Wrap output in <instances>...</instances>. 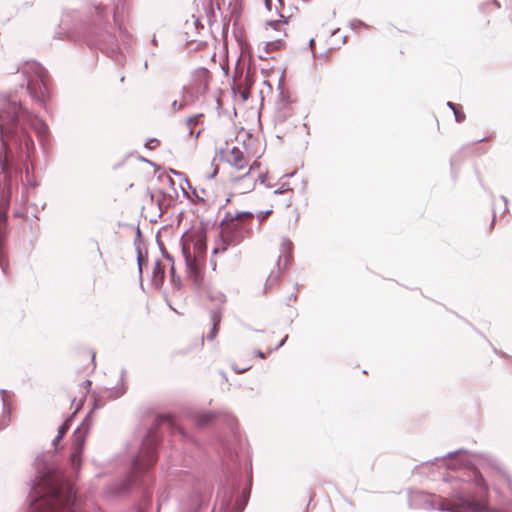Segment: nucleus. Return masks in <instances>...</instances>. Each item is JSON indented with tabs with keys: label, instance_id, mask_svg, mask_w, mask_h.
<instances>
[{
	"label": "nucleus",
	"instance_id": "nucleus-1",
	"mask_svg": "<svg viewBox=\"0 0 512 512\" xmlns=\"http://www.w3.org/2000/svg\"><path fill=\"white\" fill-rule=\"evenodd\" d=\"M26 125L39 136L48 133L46 122L31 114L15 97L0 95V182L9 193L13 181L23 172V168L14 162L15 158L26 164L35 150Z\"/></svg>",
	"mask_w": 512,
	"mask_h": 512
},
{
	"label": "nucleus",
	"instance_id": "nucleus-2",
	"mask_svg": "<svg viewBox=\"0 0 512 512\" xmlns=\"http://www.w3.org/2000/svg\"><path fill=\"white\" fill-rule=\"evenodd\" d=\"M117 9L118 5H115L113 13L114 25L110 21V13L107 6L102 4H93L87 7L84 15H80L77 11L67 12L63 15L59 24L61 31L55 32L54 38L65 39L79 36L88 45L97 47L111 56L118 49L115 26H117L123 37L129 36L117 19Z\"/></svg>",
	"mask_w": 512,
	"mask_h": 512
},
{
	"label": "nucleus",
	"instance_id": "nucleus-3",
	"mask_svg": "<svg viewBox=\"0 0 512 512\" xmlns=\"http://www.w3.org/2000/svg\"><path fill=\"white\" fill-rule=\"evenodd\" d=\"M34 466L28 512H80L76 492L63 472L49 463L44 454L36 457Z\"/></svg>",
	"mask_w": 512,
	"mask_h": 512
},
{
	"label": "nucleus",
	"instance_id": "nucleus-4",
	"mask_svg": "<svg viewBox=\"0 0 512 512\" xmlns=\"http://www.w3.org/2000/svg\"><path fill=\"white\" fill-rule=\"evenodd\" d=\"M466 453V450L460 449L449 452L442 458H435V461H441L448 470L443 476V480L451 483L449 498L439 499L437 509L440 511H447L442 508L454 504L453 494L458 489L464 490L467 497L475 500H481V497L486 500L489 498V485L481 472L466 457ZM448 512L450 511L448 510Z\"/></svg>",
	"mask_w": 512,
	"mask_h": 512
},
{
	"label": "nucleus",
	"instance_id": "nucleus-5",
	"mask_svg": "<svg viewBox=\"0 0 512 512\" xmlns=\"http://www.w3.org/2000/svg\"><path fill=\"white\" fill-rule=\"evenodd\" d=\"M160 436L156 429L150 428L142 440L138 454L132 459L131 476L137 482L157 461V446Z\"/></svg>",
	"mask_w": 512,
	"mask_h": 512
},
{
	"label": "nucleus",
	"instance_id": "nucleus-6",
	"mask_svg": "<svg viewBox=\"0 0 512 512\" xmlns=\"http://www.w3.org/2000/svg\"><path fill=\"white\" fill-rule=\"evenodd\" d=\"M254 213L250 211L237 212L235 214L227 212L221 221V238L224 246L222 251L227 249L229 245H237L245 237L246 233L250 231L249 228L243 223V219H252Z\"/></svg>",
	"mask_w": 512,
	"mask_h": 512
},
{
	"label": "nucleus",
	"instance_id": "nucleus-7",
	"mask_svg": "<svg viewBox=\"0 0 512 512\" xmlns=\"http://www.w3.org/2000/svg\"><path fill=\"white\" fill-rule=\"evenodd\" d=\"M242 481V475L235 476L231 480L230 487H222L218 492L220 498L219 512H243L251 492L252 477L249 476L248 483L242 490L239 497L234 500L235 493L239 490V482Z\"/></svg>",
	"mask_w": 512,
	"mask_h": 512
},
{
	"label": "nucleus",
	"instance_id": "nucleus-8",
	"mask_svg": "<svg viewBox=\"0 0 512 512\" xmlns=\"http://www.w3.org/2000/svg\"><path fill=\"white\" fill-rule=\"evenodd\" d=\"M100 406L95 401L92 409L83 419L82 423L77 427L73 433L72 452L70 454V464L75 472H78L82 464V453L85 446V440L92 425V413Z\"/></svg>",
	"mask_w": 512,
	"mask_h": 512
},
{
	"label": "nucleus",
	"instance_id": "nucleus-9",
	"mask_svg": "<svg viewBox=\"0 0 512 512\" xmlns=\"http://www.w3.org/2000/svg\"><path fill=\"white\" fill-rule=\"evenodd\" d=\"M29 69L34 73L33 77L27 80V90L33 100L42 104L45 101V92L47 90L45 83L46 70L39 63H27Z\"/></svg>",
	"mask_w": 512,
	"mask_h": 512
},
{
	"label": "nucleus",
	"instance_id": "nucleus-10",
	"mask_svg": "<svg viewBox=\"0 0 512 512\" xmlns=\"http://www.w3.org/2000/svg\"><path fill=\"white\" fill-rule=\"evenodd\" d=\"M259 167L260 164L254 161L247 173L234 179L235 184L239 186L238 190L240 193H247L255 188L257 180L252 176V172Z\"/></svg>",
	"mask_w": 512,
	"mask_h": 512
},
{
	"label": "nucleus",
	"instance_id": "nucleus-11",
	"mask_svg": "<svg viewBox=\"0 0 512 512\" xmlns=\"http://www.w3.org/2000/svg\"><path fill=\"white\" fill-rule=\"evenodd\" d=\"M221 415L222 412L220 411L201 410L194 412L191 419L198 428H205L212 425Z\"/></svg>",
	"mask_w": 512,
	"mask_h": 512
},
{
	"label": "nucleus",
	"instance_id": "nucleus-12",
	"mask_svg": "<svg viewBox=\"0 0 512 512\" xmlns=\"http://www.w3.org/2000/svg\"><path fill=\"white\" fill-rule=\"evenodd\" d=\"M292 249H293V243L288 238H284L281 242L280 255H279V258L277 261V266H278L279 270L282 269V267H281L282 262H283V269H285L292 261Z\"/></svg>",
	"mask_w": 512,
	"mask_h": 512
},
{
	"label": "nucleus",
	"instance_id": "nucleus-13",
	"mask_svg": "<svg viewBox=\"0 0 512 512\" xmlns=\"http://www.w3.org/2000/svg\"><path fill=\"white\" fill-rule=\"evenodd\" d=\"M479 459L481 460V463L483 465H486L487 467L491 468L492 470H495L500 475L506 471L505 466L500 461L499 458L496 456L490 454V453H480L477 455Z\"/></svg>",
	"mask_w": 512,
	"mask_h": 512
},
{
	"label": "nucleus",
	"instance_id": "nucleus-14",
	"mask_svg": "<svg viewBox=\"0 0 512 512\" xmlns=\"http://www.w3.org/2000/svg\"><path fill=\"white\" fill-rule=\"evenodd\" d=\"M228 162L238 170L243 169L247 165L244 154L238 147H233L230 150Z\"/></svg>",
	"mask_w": 512,
	"mask_h": 512
},
{
	"label": "nucleus",
	"instance_id": "nucleus-15",
	"mask_svg": "<svg viewBox=\"0 0 512 512\" xmlns=\"http://www.w3.org/2000/svg\"><path fill=\"white\" fill-rule=\"evenodd\" d=\"M125 374H126L125 369H122L121 375H120V384H118L117 386L108 390V392H107L108 399L115 400L125 394V392L127 390V384L125 383Z\"/></svg>",
	"mask_w": 512,
	"mask_h": 512
},
{
	"label": "nucleus",
	"instance_id": "nucleus-16",
	"mask_svg": "<svg viewBox=\"0 0 512 512\" xmlns=\"http://www.w3.org/2000/svg\"><path fill=\"white\" fill-rule=\"evenodd\" d=\"M194 249L198 254H204L207 249L206 234L203 231H198L190 236Z\"/></svg>",
	"mask_w": 512,
	"mask_h": 512
},
{
	"label": "nucleus",
	"instance_id": "nucleus-17",
	"mask_svg": "<svg viewBox=\"0 0 512 512\" xmlns=\"http://www.w3.org/2000/svg\"><path fill=\"white\" fill-rule=\"evenodd\" d=\"M189 279L193 282L195 287H200L203 281V276L198 266V262L190 266H186Z\"/></svg>",
	"mask_w": 512,
	"mask_h": 512
},
{
	"label": "nucleus",
	"instance_id": "nucleus-18",
	"mask_svg": "<svg viewBox=\"0 0 512 512\" xmlns=\"http://www.w3.org/2000/svg\"><path fill=\"white\" fill-rule=\"evenodd\" d=\"M190 501V512H200L204 507L207 506L206 497L199 492L193 493Z\"/></svg>",
	"mask_w": 512,
	"mask_h": 512
},
{
	"label": "nucleus",
	"instance_id": "nucleus-19",
	"mask_svg": "<svg viewBox=\"0 0 512 512\" xmlns=\"http://www.w3.org/2000/svg\"><path fill=\"white\" fill-rule=\"evenodd\" d=\"M164 277H165L164 267L162 266L161 262L159 260H157L155 262L153 272H152V283L156 287H158L159 285H161L163 283Z\"/></svg>",
	"mask_w": 512,
	"mask_h": 512
},
{
	"label": "nucleus",
	"instance_id": "nucleus-20",
	"mask_svg": "<svg viewBox=\"0 0 512 512\" xmlns=\"http://www.w3.org/2000/svg\"><path fill=\"white\" fill-rule=\"evenodd\" d=\"M181 251H182V256L184 258L186 266H190L193 263L198 262L196 257L193 256L191 254V252H190V245H189V243H187V242H185L183 240H181Z\"/></svg>",
	"mask_w": 512,
	"mask_h": 512
},
{
	"label": "nucleus",
	"instance_id": "nucleus-21",
	"mask_svg": "<svg viewBox=\"0 0 512 512\" xmlns=\"http://www.w3.org/2000/svg\"><path fill=\"white\" fill-rule=\"evenodd\" d=\"M207 297L210 301L217 302L220 305H223L226 302V295L221 291L209 290L207 292Z\"/></svg>",
	"mask_w": 512,
	"mask_h": 512
},
{
	"label": "nucleus",
	"instance_id": "nucleus-22",
	"mask_svg": "<svg viewBox=\"0 0 512 512\" xmlns=\"http://www.w3.org/2000/svg\"><path fill=\"white\" fill-rule=\"evenodd\" d=\"M76 412H77V410L60 425V427L58 428V434H57L58 439H62L66 435L67 431L70 428V423L72 421V418L74 417Z\"/></svg>",
	"mask_w": 512,
	"mask_h": 512
},
{
	"label": "nucleus",
	"instance_id": "nucleus-23",
	"mask_svg": "<svg viewBox=\"0 0 512 512\" xmlns=\"http://www.w3.org/2000/svg\"><path fill=\"white\" fill-rule=\"evenodd\" d=\"M203 8L205 10V15L207 22L210 24L212 21V17H214V11H213V2L212 0H204L203 1Z\"/></svg>",
	"mask_w": 512,
	"mask_h": 512
},
{
	"label": "nucleus",
	"instance_id": "nucleus-24",
	"mask_svg": "<svg viewBox=\"0 0 512 512\" xmlns=\"http://www.w3.org/2000/svg\"><path fill=\"white\" fill-rule=\"evenodd\" d=\"M222 320V307L218 306L211 311L212 324L220 325Z\"/></svg>",
	"mask_w": 512,
	"mask_h": 512
},
{
	"label": "nucleus",
	"instance_id": "nucleus-25",
	"mask_svg": "<svg viewBox=\"0 0 512 512\" xmlns=\"http://www.w3.org/2000/svg\"><path fill=\"white\" fill-rule=\"evenodd\" d=\"M279 3V6L276 7V14L283 19H288L292 16V13L287 14L284 0H277Z\"/></svg>",
	"mask_w": 512,
	"mask_h": 512
},
{
	"label": "nucleus",
	"instance_id": "nucleus-26",
	"mask_svg": "<svg viewBox=\"0 0 512 512\" xmlns=\"http://www.w3.org/2000/svg\"><path fill=\"white\" fill-rule=\"evenodd\" d=\"M0 394H1V400L3 403V410L5 412H7L8 414H11V406H10L9 400H8V398H9L8 391L5 389H1Z\"/></svg>",
	"mask_w": 512,
	"mask_h": 512
},
{
	"label": "nucleus",
	"instance_id": "nucleus-27",
	"mask_svg": "<svg viewBox=\"0 0 512 512\" xmlns=\"http://www.w3.org/2000/svg\"><path fill=\"white\" fill-rule=\"evenodd\" d=\"M251 85H252V81H250L249 75L247 73L245 76V88L240 92L241 97L244 100H247L249 98V89H250Z\"/></svg>",
	"mask_w": 512,
	"mask_h": 512
},
{
	"label": "nucleus",
	"instance_id": "nucleus-28",
	"mask_svg": "<svg viewBox=\"0 0 512 512\" xmlns=\"http://www.w3.org/2000/svg\"><path fill=\"white\" fill-rule=\"evenodd\" d=\"M453 114L455 116V120L456 122L458 123H461L465 120L466 116H465V113L461 110V106H459L458 108H456L454 111H453Z\"/></svg>",
	"mask_w": 512,
	"mask_h": 512
},
{
	"label": "nucleus",
	"instance_id": "nucleus-29",
	"mask_svg": "<svg viewBox=\"0 0 512 512\" xmlns=\"http://www.w3.org/2000/svg\"><path fill=\"white\" fill-rule=\"evenodd\" d=\"M11 414H8L3 410V415L0 419V429H4L9 425Z\"/></svg>",
	"mask_w": 512,
	"mask_h": 512
},
{
	"label": "nucleus",
	"instance_id": "nucleus-30",
	"mask_svg": "<svg viewBox=\"0 0 512 512\" xmlns=\"http://www.w3.org/2000/svg\"><path fill=\"white\" fill-rule=\"evenodd\" d=\"M170 275H171V281L177 286H180L181 280L180 277L176 275L174 264L170 267Z\"/></svg>",
	"mask_w": 512,
	"mask_h": 512
},
{
	"label": "nucleus",
	"instance_id": "nucleus-31",
	"mask_svg": "<svg viewBox=\"0 0 512 512\" xmlns=\"http://www.w3.org/2000/svg\"><path fill=\"white\" fill-rule=\"evenodd\" d=\"M281 45H282V40L281 39H275L274 41L268 42L266 44V49L267 50L278 49V48H280Z\"/></svg>",
	"mask_w": 512,
	"mask_h": 512
},
{
	"label": "nucleus",
	"instance_id": "nucleus-32",
	"mask_svg": "<svg viewBox=\"0 0 512 512\" xmlns=\"http://www.w3.org/2000/svg\"><path fill=\"white\" fill-rule=\"evenodd\" d=\"M267 24L272 27L274 30L278 31L280 29V27L282 26V24H287V21L286 19L282 22L280 20H271V21H268Z\"/></svg>",
	"mask_w": 512,
	"mask_h": 512
},
{
	"label": "nucleus",
	"instance_id": "nucleus-33",
	"mask_svg": "<svg viewBox=\"0 0 512 512\" xmlns=\"http://www.w3.org/2000/svg\"><path fill=\"white\" fill-rule=\"evenodd\" d=\"M361 26H367L363 21L361 20H358V19H354V20H351L349 22V27L352 29V30H357L359 27Z\"/></svg>",
	"mask_w": 512,
	"mask_h": 512
},
{
	"label": "nucleus",
	"instance_id": "nucleus-34",
	"mask_svg": "<svg viewBox=\"0 0 512 512\" xmlns=\"http://www.w3.org/2000/svg\"><path fill=\"white\" fill-rule=\"evenodd\" d=\"M218 326L219 325L212 324L211 330L207 334V340L212 341L216 338L218 333Z\"/></svg>",
	"mask_w": 512,
	"mask_h": 512
},
{
	"label": "nucleus",
	"instance_id": "nucleus-35",
	"mask_svg": "<svg viewBox=\"0 0 512 512\" xmlns=\"http://www.w3.org/2000/svg\"><path fill=\"white\" fill-rule=\"evenodd\" d=\"M273 212L272 209H269V210H266V211H259L257 212L256 214H254V216L257 217V219H259L260 221H263L265 220L269 215H271Z\"/></svg>",
	"mask_w": 512,
	"mask_h": 512
},
{
	"label": "nucleus",
	"instance_id": "nucleus-36",
	"mask_svg": "<svg viewBox=\"0 0 512 512\" xmlns=\"http://www.w3.org/2000/svg\"><path fill=\"white\" fill-rule=\"evenodd\" d=\"M137 264H138V271L140 274H142V265H143V255L141 252L140 247H137Z\"/></svg>",
	"mask_w": 512,
	"mask_h": 512
},
{
	"label": "nucleus",
	"instance_id": "nucleus-37",
	"mask_svg": "<svg viewBox=\"0 0 512 512\" xmlns=\"http://www.w3.org/2000/svg\"><path fill=\"white\" fill-rule=\"evenodd\" d=\"M501 475L506 480L508 489H509L510 493L512 494V477H511V475L509 474V472L507 470L504 471V473H502Z\"/></svg>",
	"mask_w": 512,
	"mask_h": 512
},
{
	"label": "nucleus",
	"instance_id": "nucleus-38",
	"mask_svg": "<svg viewBox=\"0 0 512 512\" xmlns=\"http://www.w3.org/2000/svg\"><path fill=\"white\" fill-rule=\"evenodd\" d=\"M185 104L183 102H179L177 100H174L171 105V109L174 112H178L184 108Z\"/></svg>",
	"mask_w": 512,
	"mask_h": 512
},
{
	"label": "nucleus",
	"instance_id": "nucleus-39",
	"mask_svg": "<svg viewBox=\"0 0 512 512\" xmlns=\"http://www.w3.org/2000/svg\"><path fill=\"white\" fill-rule=\"evenodd\" d=\"M160 249L162 251V254H163V257L168 260L169 262H171V265L174 264V259L173 257L165 250L164 248V245L160 243Z\"/></svg>",
	"mask_w": 512,
	"mask_h": 512
},
{
	"label": "nucleus",
	"instance_id": "nucleus-40",
	"mask_svg": "<svg viewBox=\"0 0 512 512\" xmlns=\"http://www.w3.org/2000/svg\"><path fill=\"white\" fill-rule=\"evenodd\" d=\"M201 116H202V114H198V115L187 118V120H186L187 126L197 124Z\"/></svg>",
	"mask_w": 512,
	"mask_h": 512
},
{
	"label": "nucleus",
	"instance_id": "nucleus-41",
	"mask_svg": "<svg viewBox=\"0 0 512 512\" xmlns=\"http://www.w3.org/2000/svg\"><path fill=\"white\" fill-rule=\"evenodd\" d=\"M153 143H154V144H158V143H159V140H158V139H156V138H150V139H148V141L145 143V147H146L147 149H154V147H155V146H154V145H152Z\"/></svg>",
	"mask_w": 512,
	"mask_h": 512
},
{
	"label": "nucleus",
	"instance_id": "nucleus-42",
	"mask_svg": "<svg viewBox=\"0 0 512 512\" xmlns=\"http://www.w3.org/2000/svg\"><path fill=\"white\" fill-rule=\"evenodd\" d=\"M193 25H194V28L195 30H198L199 29V26L204 29V25L201 24V16L197 17L194 19V22H193Z\"/></svg>",
	"mask_w": 512,
	"mask_h": 512
},
{
	"label": "nucleus",
	"instance_id": "nucleus-43",
	"mask_svg": "<svg viewBox=\"0 0 512 512\" xmlns=\"http://www.w3.org/2000/svg\"><path fill=\"white\" fill-rule=\"evenodd\" d=\"M192 194H193V195H194V197L196 198V201H197V202L204 203V199H203L202 197H200V196H199V194H198V192H197L196 188H194V189L192 190Z\"/></svg>",
	"mask_w": 512,
	"mask_h": 512
},
{
	"label": "nucleus",
	"instance_id": "nucleus-44",
	"mask_svg": "<svg viewBox=\"0 0 512 512\" xmlns=\"http://www.w3.org/2000/svg\"><path fill=\"white\" fill-rule=\"evenodd\" d=\"M287 339H288V336H285L284 339H282L281 342H279V344L275 348L270 350V352L278 350L280 347H282L285 344V342L287 341Z\"/></svg>",
	"mask_w": 512,
	"mask_h": 512
},
{
	"label": "nucleus",
	"instance_id": "nucleus-45",
	"mask_svg": "<svg viewBox=\"0 0 512 512\" xmlns=\"http://www.w3.org/2000/svg\"><path fill=\"white\" fill-rule=\"evenodd\" d=\"M60 440L61 439H58V435L53 439L52 445H53L55 450H58V444H59Z\"/></svg>",
	"mask_w": 512,
	"mask_h": 512
},
{
	"label": "nucleus",
	"instance_id": "nucleus-46",
	"mask_svg": "<svg viewBox=\"0 0 512 512\" xmlns=\"http://www.w3.org/2000/svg\"><path fill=\"white\" fill-rule=\"evenodd\" d=\"M446 105H447V107H449L452 111H454L456 108H458V107H459V105H457V104H455V103H453V102H450V101H448Z\"/></svg>",
	"mask_w": 512,
	"mask_h": 512
},
{
	"label": "nucleus",
	"instance_id": "nucleus-47",
	"mask_svg": "<svg viewBox=\"0 0 512 512\" xmlns=\"http://www.w3.org/2000/svg\"><path fill=\"white\" fill-rule=\"evenodd\" d=\"M501 200L504 202V213H505L506 211H508V206H507L508 200L505 196H501Z\"/></svg>",
	"mask_w": 512,
	"mask_h": 512
},
{
	"label": "nucleus",
	"instance_id": "nucleus-48",
	"mask_svg": "<svg viewBox=\"0 0 512 512\" xmlns=\"http://www.w3.org/2000/svg\"><path fill=\"white\" fill-rule=\"evenodd\" d=\"M288 190V188H284V185L280 188L274 191V194L279 195L282 194L284 191Z\"/></svg>",
	"mask_w": 512,
	"mask_h": 512
},
{
	"label": "nucleus",
	"instance_id": "nucleus-49",
	"mask_svg": "<svg viewBox=\"0 0 512 512\" xmlns=\"http://www.w3.org/2000/svg\"><path fill=\"white\" fill-rule=\"evenodd\" d=\"M256 355L261 359L266 358V354L264 352H262L261 350H257Z\"/></svg>",
	"mask_w": 512,
	"mask_h": 512
},
{
	"label": "nucleus",
	"instance_id": "nucleus-50",
	"mask_svg": "<svg viewBox=\"0 0 512 512\" xmlns=\"http://www.w3.org/2000/svg\"><path fill=\"white\" fill-rule=\"evenodd\" d=\"M151 44L155 47L158 46V40L156 38V35H153L152 39H151Z\"/></svg>",
	"mask_w": 512,
	"mask_h": 512
},
{
	"label": "nucleus",
	"instance_id": "nucleus-51",
	"mask_svg": "<svg viewBox=\"0 0 512 512\" xmlns=\"http://www.w3.org/2000/svg\"><path fill=\"white\" fill-rule=\"evenodd\" d=\"M155 201L159 207V210L162 212V199L160 197H158Z\"/></svg>",
	"mask_w": 512,
	"mask_h": 512
},
{
	"label": "nucleus",
	"instance_id": "nucleus-52",
	"mask_svg": "<svg viewBox=\"0 0 512 512\" xmlns=\"http://www.w3.org/2000/svg\"><path fill=\"white\" fill-rule=\"evenodd\" d=\"M272 5V0H265V6L270 11Z\"/></svg>",
	"mask_w": 512,
	"mask_h": 512
},
{
	"label": "nucleus",
	"instance_id": "nucleus-53",
	"mask_svg": "<svg viewBox=\"0 0 512 512\" xmlns=\"http://www.w3.org/2000/svg\"><path fill=\"white\" fill-rule=\"evenodd\" d=\"M140 160H141L142 162L148 163V164H150V165H152V166L154 165V163H153L152 161H150V160H148V159H146V158H144V157H140Z\"/></svg>",
	"mask_w": 512,
	"mask_h": 512
},
{
	"label": "nucleus",
	"instance_id": "nucleus-54",
	"mask_svg": "<svg viewBox=\"0 0 512 512\" xmlns=\"http://www.w3.org/2000/svg\"><path fill=\"white\" fill-rule=\"evenodd\" d=\"M314 44H315V40L313 38H311L309 41V49L310 50H313Z\"/></svg>",
	"mask_w": 512,
	"mask_h": 512
},
{
	"label": "nucleus",
	"instance_id": "nucleus-55",
	"mask_svg": "<svg viewBox=\"0 0 512 512\" xmlns=\"http://www.w3.org/2000/svg\"><path fill=\"white\" fill-rule=\"evenodd\" d=\"M258 178H259V180H260V182H261V183H264V182H265V175H264L263 173H260V174L258 175Z\"/></svg>",
	"mask_w": 512,
	"mask_h": 512
},
{
	"label": "nucleus",
	"instance_id": "nucleus-56",
	"mask_svg": "<svg viewBox=\"0 0 512 512\" xmlns=\"http://www.w3.org/2000/svg\"><path fill=\"white\" fill-rule=\"evenodd\" d=\"M216 174H217V169H215L212 173H210V174L208 175V179H212V178H214V177L216 176Z\"/></svg>",
	"mask_w": 512,
	"mask_h": 512
},
{
	"label": "nucleus",
	"instance_id": "nucleus-57",
	"mask_svg": "<svg viewBox=\"0 0 512 512\" xmlns=\"http://www.w3.org/2000/svg\"><path fill=\"white\" fill-rule=\"evenodd\" d=\"M233 369H234V371H235L236 373H244L245 371H247V370H248V368H243V369H240V370H236V367H233Z\"/></svg>",
	"mask_w": 512,
	"mask_h": 512
},
{
	"label": "nucleus",
	"instance_id": "nucleus-58",
	"mask_svg": "<svg viewBox=\"0 0 512 512\" xmlns=\"http://www.w3.org/2000/svg\"><path fill=\"white\" fill-rule=\"evenodd\" d=\"M87 388H90L92 385V382L90 380H87L83 383Z\"/></svg>",
	"mask_w": 512,
	"mask_h": 512
},
{
	"label": "nucleus",
	"instance_id": "nucleus-59",
	"mask_svg": "<svg viewBox=\"0 0 512 512\" xmlns=\"http://www.w3.org/2000/svg\"><path fill=\"white\" fill-rule=\"evenodd\" d=\"M188 92V88L186 86L182 87L181 94L184 96L185 93Z\"/></svg>",
	"mask_w": 512,
	"mask_h": 512
},
{
	"label": "nucleus",
	"instance_id": "nucleus-60",
	"mask_svg": "<svg viewBox=\"0 0 512 512\" xmlns=\"http://www.w3.org/2000/svg\"><path fill=\"white\" fill-rule=\"evenodd\" d=\"M171 171H172L175 175H177V176H182V175H183V173H181V172H177V171H174V170H171Z\"/></svg>",
	"mask_w": 512,
	"mask_h": 512
},
{
	"label": "nucleus",
	"instance_id": "nucleus-61",
	"mask_svg": "<svg viewBox=\"0 0 512 512\" xmlns=\"http://www.w3.org/2000/svg\"><path fill=\"white\" fill-rule=\"evenodd\" d=\"M147 69H148V61L146 60V61L144 62V70L146 71Z\"/></svg>",
	"mask_w": 512,
	"mask_h": 512
},
{
	"label": "nucleus",
	"instance_id": "nucleus-62",
	"mask_svg": "<svg viewBox=\"0 0 512 512\" xmlns=\"http://www.w3.org/2000/svg\"><path fill=\"white\" fill-rule=\"evenodd\" d=\"M137 236L140 237L141 236V230L139 229V227L137 228Z\"/></svg>",
	"mask_w": 512,
	"mask_h": 512
},
{
	"label": "nucleus",
	"instance_id": "nucleus-63",
	"mask_svg": "<svg viewBox=\"0 0 512 512\" xmlns=\"http://www.w3.org/2000/svg\"><path fill=\"white\" fill-rule=\"evenodd\" d=\"M227 417H228L231 421H234V417H233V416H231V415H228V414H227Z\"/></svg>",
	"mask_w": 512,
	"mask_h": 512
},
{
	"label": "nucleus",
	"instance_id": "nucleus-64",
	"mask_svg": "<svg viewBox=\"0 0 512 512\" xmlns=\"http://www.w3.org/2000/svg\"><path fill=\"white\" fill-rule=\"evenodd\" d=\"M155 55H156V53H155L154 51H151V52H150V56H151V57H154Z\"/></svg>",
	"mask_w": 512,
	"mask_h": 512
}]
</instances>
